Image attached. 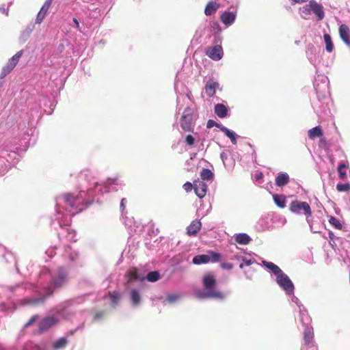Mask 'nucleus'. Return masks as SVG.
Masks as SVG:
<instances>
[{
	"label": "nucleus",
	"mask_w": 350,
	"mask_h": 350,
	"mask_svg": "<svg viewBox=\"0 0 350 350\" xmlns=\"http://www.w3.org/2000/svg\"><path fill=\"white\" fill-rule=\"evenodd\" d=\"M202 284L205 291H198L196 292V296L200 299H223L224 294L215 288L217 286V281L215 276L211 273L206 274L202 278Z\"/></svg>",
	"instance_id": "1"
},
{
	"label": "nucleus",
	"mask_w": 350,
	"mask_h": 350,
	"mask_svg": "<svg viewBox=\"0 0 350 350\" xmlns=\"http://www.w3.org/2000/svg\"><path fill=\"white\" fill-rule=\"evenodd\" d=\"M67 275L68 273L64 268H59L57 271V275L52 280L46 294L40 298L31 300L30 304L36 306L43 303L48 297L53 294L55 288L62 287L64 284L66 280Z\"/></svg>",
	"instance_id": "2"
},
{
	"label": "nucleus",
	"mask_w": 350,
	"mask_h": 350,
	"mask_svg": "<svg viewBox=\"0 0 350 350\" xmlns=\"http://www.w3.org/2000/svg\"><path fill=\"white\" fill-rule=\"evenodd\" d=\"M180 124L182 129L186 132L193 131V109L191 107L185 109L180 120Z\"/></svg>",
	"instance_id": "3"
},
{
	"label": "nucleus",
	"mask_w": 350,
	"mask_h": 350,
	"mask_svg": "<svg viewBox=\"0 0 350 350\" xmlns=\"http://www.w3.org/2000/svg\"><path fill=\"white\" fill-rule=\"evenodd\" d=\"M289 210L297 215L304 214L306 217L312 215L310 206L306 202L293 200L289 204Z\"/></svg>",
	"instance_id": "4"
},
{
	"label": "nucleus",
	"mask_w": 350,
	"mask_h": 350,
	"mask_svg": "<svg viewBox=\"0 0 350 350\" xmlns=\"http://www.w3.org/2000/svg\"><path fill=\"white\" fill-rule=\"evenodd\" d=\"M221 254L214 251L209 250L206 254L197 255L193 258L192 262L195 265L205 264L209 262H219Z\"/></svg>",
	"instance_id": "5"
},
{
	"label": "nucleus",
	"mask_w": 350,
	"mask_h": 350,
	"mask_svg": "<svg viewBox=\"0 0 350 350\" xmlns=\"http://www.w3.org/2000/svg\"><path fill=\"white\" fill-rule=\"evenodd\" d=\"M62 199L64 200V203L70 208V210H79L81 211L82 208L81 207L83 204V200L80 197V196H73L72 193H66L62 196Z\"/></svg>",
	"instance_id": "6"
},
{
	"label": "nucleus",
	"mask_w": 350,
	"mask_h": 350,
	"mask_svg": "<svg viewBox=\"0 0 350 350\" xmlns=\"http://www.w3.org/2000/svg\"><path fill=\"white\" fill-rule=\"evenodd\" d=\"M277 283L288 295L293 293L294 285L289 278L283 272L277 277Z\"/></svg>",
	"instance_id": "7"
},
{
	"label": "nucleus",
	"mask_w": 350,
	"mask_h": 350,
	"mask_svg": "<svg viewBox=\"0 0 350 350\" xmlns=\"http://www.w3.org/2000/svg\"><path fill=\"white\" fill-rule=\"evenodd\" d=\"M205 53L208 57L215 61L220 60L224 55L223 49L220 45H215L207 48Z\"/></svg>",
	"instance_id": "8"
},
{
	"label": "nucleus",
	"mask_w": 350,
	"mask_h": 350,
	"mask_svg": "<svg viewBox=\"0 0 350 350\" xmlns=\"http://www.w3.org/2000/svg\"><path fill=\"white\" fill-rule=\"evenodd\" d=\"M310 8H311V11L316 15L318 21H321L324 18L325 12L323 7L321 4L318 3L314 0H310Z\"/></svg>",
	"instance_id": "9"
},
{
	"label": "nucleus",
	"mask_w": 350,
	"mask_h": 350,
	"mask_svg": "<svg viewBox=\"0 0 350 350\" xmlns=\"http://www.w3.org/2000/svg\"><path fill=\"white\" fill-rule=\"evenodd\" d=\"M338 33L340 38L345 44V45L350 48V29L349 27L345 25L342 24L339 26Z\"/></svg>",
	"instance_id": "10"
},
{
	"label": "nucleus",
	"mask_w": 350,
	"mask_h": 350,
	"mask_svg": "<svg viewBox=\"0 0 350 350\" xmlns=\"http://www.w3.org/2000/svg\"><path fill=\"white\" fill-rule=\"evenodd\" d=\"M194 191L197 196H198L200 198H202L206 193L207 185L203 181L195 180Z\"/></svg>",
	"instance_id": "11"
},
{
	"label": "nucleus",
	"mask_w": 350,
	"mask_h": 350,
	"mask_svg": "<svg viewBox=\"0 0 350 350\" xmlns=\"http://www.w3.org/2000/svg\"><path fill=\"white\" fill-rule=\"evenodd\" d=\"M202 224L200 220L195 219L191 221L187 228V234L191 237L196 235L197 232L200 230Z\"/></svg>",
	"instance_id": "12"
},
{
	"label": "nucleus",
	"mask_w": 350,
	"mask_h": 350,
	"mask_svg": "<svg viewBox=\"0 0 350 350\" xmlns=\"http://www.w3.org/2000/svg\"><path fill=\"white\" fill-rule=\"evenodd\" d=\"M219 87V83L217 82L213 81V80H209L207 81L205 85V92L208 96L212 97L215 95L216 92V89Z\"/></svg>",
	"instance_id": "13"
},
{
	"label": "nucleus",
	"mask_w": 350,
	"mask_h": 350,
	"mask_svg": "<svg viewBox=\"0 0 350 350\" xmlns=\"http://www.w3.org/2000/svg\"><path fill=\"white\" fill-rule=\"evenodd\" d=\"M55 319L52 317H48L44 319L39 324V329L41 332L49 329L51 326L55 324Z\"/></svg>",
	"instance_id": "14"
},
{
	"label": "nucleus",
	"mask_w": 350,
	"mask_h": 350,
	"mask_svg": "<svg viewBox=\"0 0 350 350\" xmlns=\"http://www.w3.org/2000/svg\"><path fill=\"white\" fill-rule=\"evenodd\" d=\"M236 18V15L230 12H224L220 16V19L221 22L226 25H232Z\"/></svg>",
	"instance_id": "15"
},
{
	"label": "nucleus",
	"mask_w": 350,
	"mask_h": 350,
	"mask_svg": "<svg viewBox=\"0 0 350 350\" xmlns=\"http://www.w3.org/2000/svg\"><path fill=\"white\" fill-rule=\"evenodd\" d=\"M219 7V3H217L216 1H211L206 4L205 7L204 14L206 16H211L217 12Z\"/></svg>",
	"instance_id": "16"
},
{
	"label": "nucleus",
	"mask_w": 350,
	"mask_h": 350,
	"mask_svg": "<svg viewBox=\"0 0 350 350\" xmlns=\"http://www.w3.org/2000/svg\"><path fill=\"white\" fill-rule=\"evenodd\" d=\"M215 113L220 118H224L228 115V108L221 103H218L215 106Z\"/></svg>",
	"instance_id": "17"
},
{
	"label": "nucleus",
	"mask_w": 350,
	"mask_h": 350,
	"mask_svg": "<svg viewBox=\"0 0 350 350\" xmlns=\"http://www.w3.org/2000/svg\"><path fill=\"white\" fill-rule=\"evenodd\" d=\"M289 176L286 173H280L275 178V185L278 187H282L289 183Z\"/></svg>",
	"instance_id": "18"
},
{
	"label": "nucleus",
	"mask_w": 350,
	"mask_h": 350,
	"mask_svg": "<svg viewBox=\"0 0 350 350\" xmlns=\"http://www.w3.org/2000/svg\"><path fill=\"white\" fill-rule=\"evenodd\" d=\"M323 132L321 126H317L308 131V137L311 139L315 137H320L323 136Z\"/></svg>",
	"instance_id": "19"
},
{
	"label": "nucleus",
	"mask_w": 350,
	"mask_h": 350,
	"mask_svg": "<svg viewBox=\"0 0 350 350\" xmlns=\"http://www.w3.org/2000/svg\"><path fill=\"white\" fill-rule=\"evenodd\" d=\"M235 241L240 245H247L251 241V238L245 233H239L234 237Z\"/></svg>",
	"instance_id": "20"
},
{
	"label": "nucleus",
	"mask_w": 350,
	"mask_h": 350,
	"mask_svg": "<svg viewBox=\"0 0 350 350\" xmlns=\"http://www.w3.org/2000/svg\"><path fill=\"white\" fill-rule=\"evenodd\" d=\"M273 199L279 208H284L286 206V198L284 195L273 194Z\"/></svg>",
	"instance_id": "21"
},
{
	"label": "nucleus",
	"mask_w": 350,
	"mask_h": 350,
	"mask_svg": "<svg viewBox=\"0 0 350 350\" xmlns=\"http://www.w3.org/2000/svg\"><path fill=\"white\" fill-rule=\"evenodd\" d=\"M108 296L110 298V305L115 308L119 302L120 299V294L118 291L109 292Z\"/></svg>",
	"instance_id": "22"
},
{
	"label": "nucleus",
	"mask_w": 350,
	"mask_h": 350,
	"mask_svg": "<svg viewBox=\"0 0 350 350\" xmlns=\"http://www.w3.org/2000/svg\"><path fill=\"white\" fill-rule=\"evenodd\" d=\"M349 167L348 162L342 163L338 165L337 171L338 173V177L341 180H345L347 178L346 169Z\"/></svg>",
	"instance_id": "23"
},
{
	"label": "nucleus",
	"mask_w": 350,
	"mask_h": 350,
	"mask_svg": "<svg viewBox=\"0 0 350 350\" xmlns=\"http://www.w3.org/2000/svg\"><path fill=\"white\" fill-rule=\"evenodd\" d=\"M263 265L269 269H270L272 273L277 275V277L282 273V271L280 269L278 266L275 265L271 262L263 261Z\"/></svg>",
	"instance_id": "24"
},
{
	"label": "nucleus",
	"mask_w": 350,
	"mask_h": 350,
	"mask_svg": "<svg viewBox=\"0 0 350 350\" xmlns=\"http://www.w3.org/2000/svg\"><path fill=\"white\" fill-rule=\"evenodd\" d=\"M323 38L325 43L326 51L329 53L332 52L334 46L330 35L328 33H324Z\"/></svg>",
	"instance_id": "25"
},
{
	"label": "nucleus",
	"mask_w": 350,
	"mask_h": 350,
	"mask_svg": "<svg viewBox=\"0 0 350 350\" xmlns=\"http://www.w3.org/2000/svg\"><path fill=\"white\" fill-rule=\"evenodd\" d=\"M68 343V340L66 337H62L56 340L53 344V349L55 350H58L62 348H64Z\"/></svg>",
	"instance_id": "26"
},
{
	"label": "nucleus",
	"mask_w": 350,
	"mask_h": 350,
	"mask_svg": "<svg viewBox=\"0 0 350 350\" xmlns=\"http://www.w3.org/2000/svg\"><path fill=\"white\" fill-rule=\"evenodd\" d=\"M15 68V66L11 64L9 61L7 64L3 67L2 71L0 75V77L1 79L4 78L7 75H8L11 71Z\"/></svg>",
	"instance_id": "27"
},
{
	"label": "nucleus",
	"mask_w": 350,
	"mask_h": 350,
	"mask_svg": "<svg viewBox=\"0 0 350 350\" xmlns=\"http://www.w3.org/2000/svg\"><path fill=\"white\" fill-rule=\"evenodd\" d=\"M126 276L129 278V282L132 280H139L138 270L137 268L133 267L129 269L126 273Z\"/></svg>",
	"instance_id": "28"
},
{
	"label": "nucleus",
	"mask_w": 350,
	"mask_h": 350,
	"mask_svg": "<svg viewBox=\"0 0 350 350\" xmlns=\"http://www.w3.org/2000/svg\"><path fill=\"white\" fill-rule=\"evenodd\" d=\"M200 177L204 180H210L213 179V173L210 170L204 168L200 172Z\"/></svg>",
	"instance_id": "29"
},
{
	"label": "nucleus",
	"mask_w": 350,
	"mask_h": 350,
	"mask_svg": "<svg viewBox=\"0 0 350 350\" xmlns=\"http://www.w3.org/2000/svg\"><path fill=\"white\" fill-rule=\"evenodd\" d=\"M221 131L224 132L225 135L230 139L231 142L233 144H237L236 134L234 132L230 131L227 128H222Z\"/></svg>",
	"instance_id": "30"
},
{
	"label": "nucleus",
	"mask_w": 350,
	"mask_h": 350,
	"mask_svg": "<svg viewBox=\"0 0 350 350\" xmlns=\"http://www.w3.org/2000/svg\"><path fill=\"white\" fill-rule=\"evenodd\" d=\"M329 223L333 226L336 229H338V230H340L342 229V226L341 224V223L340 222V221L336 218L334 216H329Z\"/></svg>",
	"instance_id": "31"
},
{
	"label": "nucleus",
	"mask_w": 350,
	"mask_h": 350,
	"mask_svg": "<svg viewBox=\"0 0 350 350\" xmlns=\"http://www.w3.org/2000/svg\"><path fill=\"white\" fill-rule=\"evenodd\" d=\"M132 302L134 305H137L140 302L141 297L138 291L133 289L131 292Z\"/></svg>",
	"instance_id": "32"
},
{
	"label": "nucleus",
	"mask_w": 350,
	"mask_h": 350,
	"mask_svg": "<svg viewBox=\"0 0 350 350\" xmlns=\"http://www.w3.org/2000/svg\"><path fill=\"white\" fill-rule=\"evenodd\" d=\"M313 339V334L312 332L309 329H306L304 331V340L306 345H309Z\"/></svg>",
	"instance_id": "33"
},
{
	"label": "nucleus",
	"mask_w": 350,
	"mask_h": 350,
	"mask_svg": "<svg viewBox=\"0 0 350 350\" xmlns=\"http://www.w3.org/2000/svg\"><path fill=\"white\" fill-rule=\"evenodd\" d=\"M146 279L151 282H154L159 279V273L158 271H150L146 275Z\"/></svg>",
	"instance_id": "34"
},
{
	"label": "nucleus",
	"mask_w": 350,
	"mask_h": 350,
	"mask_svg": "<svg viewBox=\"0 0 350 350\" xmlns=\"http://www.w3.org/2000/svg\"><path fill=\"white\" fill-rule=\"evenodd\" d=\"M23 51L21 50L17 52L12 58H10L8 61L12 64L14 66L17 65L19 62L20 58L23 55Z\"/></svg>",
	"instance_id": "35"
},
{
	"label": "nucleus",
	"mask_w": 350,
	"mask_h": 350,
	"mask_svg": "<svg viewBox=\"0 0 350 350\" xmlns=\"http://www.w3.org/2000/svg\"><path fill=\"white\" fill-rule=\"evenodd\" d=\"M336 189L339 192L349 191H350V184L349 183L337 184Z\"/></svg>",
	"instance_id": "36"
},
{
	"label": "nucleus",
	"mask_w": 350,
	"mask_h": 350,
	"mask_svg": "<svg viewBox=\"0 0 350 350\" xmlns=\"http://www.w3.org/2000/svg\"><path fill=\"white\" fill-rule=\"evenodd\" d=\"M52 1L53 0H46L42 5V7L41 8L40 12H42V14L46 15L51 5Z\"/></svg>",
	"instance_id": "37"
},
{
	"label": "nucleus",
	"mask_w": 350,
	"mask_h": 350,
	"mask_svg": "<svg viewBox=\"0 0 350 350\" xmlns=\"http://www.w3.org/2000/svg\"><path fill=\"white\" fill-rule=\"evenodd\" d=\"M180 298V295H169L166 297V300L169 303H173L175 302L176 300H178Z\"/></svg>",
	"instance_id": "38"
},
{
	"label": "nucleus",
	"mask_w": 350,
	"mask_h": 350,
	"mask_svg": "<svg viewBox=\"0 0 350 350\" xmlns=\"http://www.w3.org/2000/svg\"><path fill=\"white\" fill-rule=\"evenodd\" d=\"M211 28L217 32H220L221 31V27L217 21H213L211 23Z\"/></svg>",
	"instance_id": "39"
},
{
	"label": "nucleus",
	"mask_w": 350,
	"mask_h": 350,
	"mask_svg": "<svg viewBox=\"0 0 350 350\" xmlns=\"http://www.w3.org/2000/svg\"><path fill=\"white\" fill-rule=\"evenodd\" d=\"M301 12L308 16L311 14V8H310V3L308 5H304L301 9Z\"/></svg>",
	"instance_id": "40"
},
{
	"label": "nucleus",
	"mask_w": 350,
	"mask_h": 350,
	"mask_svg": "<svg viewBox=\"0 0 350 350\" xmlns=\"http://www.w3.org/2000/svg\"><path fill=\"white\" fill-rule=\"evenodd\" d=\"M185 142L189 146H193L195 142V138L191 135H188L185 137Z\"/></svg>",
	"instance_id": "41"
},
{
	"label": "nucleus",
	"mask_w": 350,
	"mask_h": 350,
	"mask_svg": "<svg viewBox=\"0 0 350 350\" xmlns=\"http://www.w3.org/2000/svg\"><path fill=\"white\" fill-rule=\"evenodd\" d=\"M183 189L185 190L186 192L191 191L193 189H194V184L189 182H187L183 185Z\"/></svg>",
	"instance_id": "42"
},
{
	"label": "nucleus",
	"mask_w": 350,
	"mask_h": 350,
	"mask_svg": "<svg viewBox=\"0 0 350 350\" xmlns=\"http://www.w3.org/2000/svg\"><path fill=\"white\" fill-rule=\"evenodd\" d=\"M45 16H46V15L42 14V12H39L36 16V23L40 24L42 22V21L44 20V18H45Z\"/></svg>",
	"instance_id": "43"
},
{
	"label": "nucleus",
	"mask_w": 350,
	"mask_h": 350,
	"mask_svg": "<svg viewBox=\"0 0 350 350\" xmlns=\"http://www.w3.org/2000/svg\"><path fill=\"white\" fill-rule=\"evenodd\" d=\"M252 264V260L243 259V262L240 264L239 267L243 269L244 266H249Z\"/></svg>",
	"instance_id": "44"
},
{
	"label": "nucleus",
	"mask_w": 350,
	"mask_h": 350,
	"mask_svg": "<svg viewBox=\"0 0 350 350\" xmlns=\"http://www.w3.org/2000/svg\"><path fill=\"white\" fill-rule=\"evenodd\" d=\"M38 319V315H35L31 317L27 323L25 324V327H29L32 325Z\"/></svg>",
	"instance_id": "45"
},
{
	"label": "nucleus",
	"mask_w": 350,
	"mask_h": 350,
	"mask_svg": "<svg viewBox=\"0 0 350 350\" xmlns=\"http://www.w3.org/2000/svg\"><path fill=\"white\" fill-rule=\"evenodd\" d=\"M103 316H104V312H103V311L98 312L95 314V315L94 317V319L99 320V319H102Z\"/></svg>",
	"instance_id": "46"
},
{
	"label": "nucleus",
	"mask_w": 350,
	"mask_h": 350,
	"mask_svg": "<svg viewBox=\"0 0 350 350\" xmlns=\"http://www.w3.org/2000/svg\"><path fill=\"white\" fill-rule=\"evenodd\" d=\"M217 122L213 120H209L207 122L206 126L207 128H212L213 126H216Z\"/></svg>",
	"instance_id": "47"
},
{
	"label": "nucleus",
	"mask_w": 350,
	"mask_h": 350,
	"mask_svg": "<svg viewBox=\"0 0 350 350\" xmlns=\"http://www.w3.org/2000/svg\"><path fill=\"white\" fill-rule=\"evenodd\" d=\"M125 202H126V199L122 198L121 200V202H120V208L122 209V211H124L125 209Z\"/></svg>",
	"instance_id": "48"
},
{
	"label": "nucleus",
	"mask_w": 350,
	"mask_h": 350,
	"mask_svg": "<svg viewBox=\"0 0 350 350\" xmlns=\"http://www.w3.org/2000/svg\"><path fill=\"white\" fill-rule=\"evenodd\" d=\"M221 267L223 268H226V269H231L232 268V265L230 263H222L221 264Z\"/></svg>",
	"instance_id": "49"
},
{
	"label": "nucleus",
	"mask_w": 350,
	"mask_h": 350,
	"mask_svg": "<svg viewBox=\"0 0 350 350\" xmlns=\"http://www.w3.org/2000/svg\"><path fill=\"white\" fill-rule=\"evenodd\" d=\"M291 3L292 4H295V3H305L306 1H308V0H291Z\"/></svg>",
	"instance_id": "50"
},
{
	"label": "nucleus",
	"mask_w": 350,
	"mask_h": 350,
	"mask_svg": "<svg viewBox=\"0 0 350 350\" xmlns=\"http://www.w3.org/2000/svg\"><path fill=\"white\" fill-rule=\"evenodd\" d=\"M72 21H73V22H74V23H75V25H76V28H77L78 30H80V26H79V23L78 20H77V18H74L72 19Z\"/></svg>",
	"instance_id": "51"
},
{
	"label": "nucleus",
	"mask_w": 350,
	"mask_h": 350,
	"mask_svg": "<svg viewBox=\"0 0 350 350\" xmlns=\"http://www.w3.org/2000/svg\"><path fill=\"white\" fill-rule=\"evenodd\" d=\"M216 126H217V128H219L221 131V129H222V128H226V127H225V126H224L222 124H218V123H217Z\"/></svg>",
	"instance_id": "52"
},
{
	"label": "nucleus",
	"mask_w": 350,
	"mask_h": 350,
	"mask_svg": "<svg viewBox=\"0 0 350 350\" xmlns=\"http://www.w3.org/2000/svg\"><path fill=\"white\" fill-rule=\"evenodd\" d=\"M262 177V173H260V174H257V175H256V179H260V178H261Z\"/></svg>",
	"instance_id": "53"
},
{
	"label": "nucleus",
	"mask_w": 350,
	"mask_h": 350,
	"mask_svg": "<svg viewBox=\"0 0 350 350\" xmlns=\"http://www.w3.org/2000/svg\"><path fill=\"white\" fill-rule=\"evenodd\" d=\"M325 142L326 141H325V139H321V141H320L321 143H323V142Z\"/></svg>",
	"instance_id": "54"
}]
</instances>
